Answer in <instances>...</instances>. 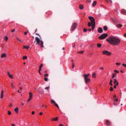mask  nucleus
Listing matches in <instances>:
<instances>
[{"instance_id": "1", "label": "nucleus", "mask_w": 126, "mask_h": 126, "mask_svg": "<svg viewBox=\"0 0 126 126\" xmlns=\"http://www.w3.org/2000/svg\"><path fill=\"white\" fill-rule=\"evenodd\" d=\"M106 40L110 44L116 46L119 45L121 42L120 39L119 38L113 36L109 37L106 39Z\"/></svg>"}, {"instance_id": "2", "label": "nucleus", "mask_w": 126, "mask_h": 126, "mask_svg": "<svg viewBox=\"0 0 126 126\" xmlns=\"http://www.w3.org/2000/svg\"><path fill=\"white\" fill-rule=\"evenodd\" d=\"M90 75V74H84L83 75L84 81L85 83L86 84L88 83L91 81L90 79L88 78Z\"/></svg>"}, {"instance_id": "3", "label": "nucleus", "mask_w": 126, "mask_h": 126, "mask_svg": "<svg viewBox=\"0 0 126 126\" xmlns=\"http://www.w3.org/2000/svg\"><path fill=\"white\" fill-rule=\"evenodd\" d=\"M35 40L37 42L36 44H38L40 45L41 47H44L43 45V42L42 41H40V39L38 37H36L35 38Z\"/></svg>"}, {"instance_id": "4", "label": "nucleus", "mask_w": 126, "mask_h": 126, "mask_svg": "<svg viewBox=\"0 0 126 126\" xmlns=\"http://www.w3.org/2000/svg\"><path fill=\"white\" fill-rule=\"evenodd\" d=\"M108 36L107 33L103 34L101 35L98 38L100 40H102Z\"/></svg>"}, {"instance_id": "5", "label": "nucleus", "mask_w": 126, "mask_h": 126, "mask_svg": "<svg viewBox=\"0 0 126 126\" xmlns=\"http://www.w3.org/2000/svg\"><path fill=\"white\" fill-rule=\"evenodd\" d=\"M102 53L104 55H107L108 56L111 55V52L106 50L103 51Z\"/></svg>"}, {"instance_id": "6", "label": "nucleus", "mask_w": 126, "mask_h": 126, "mask_svg": "<svg viewBox=\"0 0 126 126\" xmlns=\"http://www.w3.org/2000/svg\"><path fill=\"white\" fill-rule=\"evenodd\" d=\"M88 18L90 20L92 24H95V20L93 17L90 16Z\"/></svg>"}, {"instance_id": "7", "label": "nucleus", "mask_w": 126, "mask_h": 126, "mask_svg": "<svg viewBox=\"0 0 126 126\" xmlns=\"http://www.w3.org/2000/svg\"><path fill=\"white\" fill-rule=\"evenodd\" d=\"M77 26V24L76 23H73L70 29L71 31H72L75 30Z\"/></svg>"}, {"instance_id": "8", "label": "nucleus", "mask_w": 126, "mask_h": 126, "mask_svg": "<svg viewBox=\"0 0 126 126\" xmlns=\"http://www.w3.org/2000/svg\"><path fill=\"white\" fill-rule=\"evenodd\" d=\"M33 94L31 92H29V97L28 100V102H29L31 100Z\"/></svg>"}, {"instance_id": "9", "label": "nucleus", "mask_w": 126, "mask_h": 126, "mask_svg": "<svg viewBox=\"0 0 126 126\" xmlns=\"http://www.w3.org/2000/svg\"><path fill=\"white\" fill-rule=\"evenodd\" d=\"M114 80V83L115 85L117 86L118 85V83L117 82V80L115 79H113Z\"/></svg>"}, {"instance_id": "10", "label": "nucleus", "mask_w": 126, "mask_h": 126, "mask_svg": "<svg viewBox=\"0 0 126 126\" xmlns=\"http://www.w3.org/2000/svg\"><path fill=\"white\" fill-rule=\"evenodd\" d=\"M106 125L109 126H110L111 125V123L108 120H107L106 121Z\"/></svg>"}, {"instance_id": "11", "label": "nucleus", "mask_w": 126, "mask_h": 126, "mask_svg": "<svg viewBox=\"0 0 126 126\" xmlns=\"http://www.w3.org/2000/svg\"><path fill=\"white\" fill-rule=\"evenodd\" d=\"M103 31L101 27H99L98 28V33H101Z\"/></svg>"}, {"instance_id": "12", "label": "nucleus", "mask_w": 126, "mask_h": 126, "mask_svg": "<svg viewBox=\"0 0 126 126\" xmlns=\"http://www.w3.org/2000/svg\"><path fill=\"white\" fill-rule=\"evenodd\" d=\"M121 13L123 14H126V11L125 9H122L121 10Z\"/></svg>"}, {"instance_id": "13", "label": "nucleus", "mask_w": 126, "mask_h": 126, "mask_svg": "<svg viewBox=\"0 0 126 126\" xmlns=\"http://www.w3.org/2000/svg\"><path fill=\"white\" fill-rule=\"evenodd\" d=\"M6 54L5 53H3L1 54V58H5L6 57Z\"/></svg>"}, {"instance_id": "14", "label": "nucleus", "mask_w": 126, "mask_h": 126, "mask_svg": "<svg viewBox=\"0 0 126 126\" xmlns=\"http://www.w3.org/2000/svg\"><path fill=\"white\" fill-rule=\"evenodd\" d=\"M3 91H2L1 93L0 98L2 99L3 98Z\"/></svg>"}, {"instance_id": "15", "label": "nucleus", "mask_w": 126, "mask_h": 126, "mask_svg": "<svg viewBox=\"0 0 126 126\" xmlns=\"http://www.w3.org/2000/svg\"><path fill=\"white\" fill-rule=\"evenodd\" d=\"M95 24H92V31H93L95 27Z\"/></svg>"}, {"instance_id": "16", "label": "nucleus", "mask_w": 126, "mask_h": 126, "mask_svg": "<svg viewBox=\"0 0 126 126\" xmlns=\"http://www.w3.org/2000/svg\"><path fill=\"white\" fill-rule=\"evenodd\" d=\"M122 26V25L121 24H118L117 25V27L118 28H121Z\"/></svg>"}, {"instance_id": "17", "label": "nucleus", "mask_w": 126, "mask_h": 126, "mask_svg": "<svg viewBox=\"0 0 126 126\" xmlns=\"http://www.w3.org/2000/svg\"><path fill=\"white\" fill-rule=\"evenodd\" d=\"M51 103L52 104H53L54 105L56 103L55 101L53 99L51 100Z\"/></svg>"}, {"instance_id": "18", "label": "nucleus", "mask_w": 126, "mask_h": 126, "mask_svg": "<svg viewBox=\"0 0 126 126\" xmlns=\"http://www.w3.org/2000/svg\"><path fill=\"white\" fill-rule=\"evenodd\" d=\"M83 8H84V7H83V5H79V8L80 9H81V10Z\"/></svg>"}, {"instance_id": "19", "label": "nucleus", "mask_w": 126, "mask_h": 126, "mask_svg": "<svg viewBox=\"0 0 126 126\" xmlns=\"http://www.w3.org/2000/svg\"><path fill=\"white\" fill-rule=\"evenodd\" d=\"M97 47L100 48L101 47V44L100 43H98L97 44Z\"/></svg>"}, {"instance_id": "20", "label": "nucleus", "mask_w": 126, "mask_h": 126, "mask_svg": "<svg viewBox=\"0 0 126 126\" xmlns=\"http://www.w3.org/2000/svg\"><path fill=\"white\" fill-rule=\"evenodd\" d=\"M18 108H16L14 110L17 113L18 112Z\"/></svg>"}, {"instance_id": "21", "label": "nucleus", "mask_w": 126, "mask_h": 126, "mask_svg": "<svg viewBox=\"0 0 126 126\" xmlns=\"http://www.w3.org/2000/svg\"><path fill=\"white\" fill-rule=\"evenodd\" d=\"M116 74L115 73H113L112 74V78L113 79L115 77V76H116Z\"/></svg>"}, {"instance_id": "22", "label": "nucleus", "mask_w": 126, "mask_h": 126, "mask_svg": "<svg viewBox=\"0 0 126 126\" xmlns=\"http://www.w3.org/2000/svg\"><path fill=\"white\" fill-rule=\"evenodd\" d=\"M103 29L105 31H107V28L106 26H105L103 27Z\"/></svg>"}, {"instance_id": "23", "label": "nucleus", "mask_w": 126, "mask_h": 126, "mask_svg": "<svg viewBox=\"0 0 126 126\" xmlns=\"http://www.w3.org/2000/svg\"><path fill=\"white\" fill-rule=\"evenodd\" d=\"M58 117H56L55 118L53 119L52 120L53 121H57L58 120Z\"/></svg>"}, {"instance_id": "24", "label": "nucleus", "mask_w": 126, "mask_h": 126, "mask_svg": "<svg viewBox=\"0 0 126 126\" xmlns=\"http://www.w3.org/2000/svg\"><path fill=\"white\" fill-rule=\"evenodd\" d=\"M96 3V2L95 1H94L93 2V3L92 4L93 6H94L95 5Z\"/></svg>"}, {"instance_id": "25", "label": "nucleus", "mask_w": 126, "mask_h": 126, "mask_svg": "<svg viewBox=\"0 0 126 126\" xmlns=\"http://www.w3.org/2000/svg\"><path fill=\"white\" fill-rule=\"evenodd\" d=\"M112 80L111 79H110V85L111 86H112V85H113V84L112 83Z\"/></svg>"}, {"instance_id": "26", "label": "nucleus", "mask_w": 126, "mask_h": 126, "mask_svg": "<svg viewBox=\"0 0 126 126\" xmlns=\"http://www.w3.org/2000/svg\"><path fill=\"white\" fill-rule=\"evenodd\" d=\"M92 77L95 78L96 77V74L95 73H94L92 75Z\"/></svg>"}, {"instance_id": "27", "label": "nucleus", "mask_w": 126, "mask_h": 126, "mask_svg": "<svg viewBox=\"0 0 126 126\" xmlns=\"http://www.w3.org/2000/svg\"><path fill=\"white\" fill-rule=\"evenodd\" d=\"M27 57L26 56H23V57L22 59L23 60H25L27 59Z\"/></svg>"}, {"instance_id": "28", "label": "nucleus", "mask_w": 126, "mask_h": 126, "mask_svg": "<svg viewBox=\"0 0 126 126\" xmlns=\"http://www.w3.org/2000/svg\"><path fill=\"white\" fill-rule=\"evenodd\" d=\"M23 47H24V48H26L27 49H28L29 48V47L27 46H23Z\"/></svg>"}, {"instance_id": "29", "label": "nucleus", "mask_w": 126, "mask_h": 126, "mask_svg": "<svg viewBox=\"0 0 126 126\" xmlns=\"http://www.w3.org/2000/svg\"><path fill=\"white\" fill-rule=\"evenodd\" d=\"M9 76V77L11 78V79H13V76L12 75H10Z\"/></svg>"}, {"instance_id": "30", "label": "nucleus", "mask_w": 126, "mask_h": 126, "mask_svg": "<svg viewBox=\"0 0 126 126\" xmlns=\"http://www.w3.org/2000/svg\"><path fill=\"white\" fill-rule=\"evenodd\" d=\"M72 68L73 69L74 67V62H72Z\"/></svg>"}, {"instance_id": "31", "label": "nucleus", "mask_w": 126, "mask_h": 126, "mask_svg": "<svg viewBox=\"0 0 126 126\" xmlns=\"http://www.w3.org/2000/svg\"><path fill=\"white\" fill-rule=\"evenodd\" d=\"M88 25L89 27H90L91 25H92L91 23L90 22L88 23Z\"/></svg>"}, {"instance_id": "32", "label": "nucleus", "mask_w": 126, "mask_h": 126, "mask_svg": "<svg viewBox=\"0 0 126 126\" xmlns=\"http://www.w3.org/2000/svg\"><path fill=\"white\" fill-rule=\"evenodd\" d=\"M87 29L86 28H84L83 29V31L84 32H86L87 31Z\"/></svg>"}, {"instance_id": "33", "label": "nucleus", "mask_w": 126, "mask_h": 126, "mask_svg": "<svg viewBox=\"0 0 126 126\" xmlns=\"http://www.w3.org/2000/svg\"><path fill=\"white\" fill-rule=\"evenodd\" d=\"M114 72L116 73H119V72L117 70H114Z\"/></svg>"}, {"instance_id": "34", "label": "nucleus", "mask_w": 126, "mask_h": 126, "mask_svg": "<svg viewBox=\"0 0 126 126\" xmlns=\"http://www.w3.org/2000/svg\"><path fill=\"white\" fill-rule=\"evenodd\" d=\"M84 51H81L79 52H78V53L82 54L83 53Z\"/></svg>"}, {"instance_id": "35", "label": "nucleus", "mask_w": 126, "mask_h": 126, "mask_svg": "<svg viewBox=\"0 0 126 126\" xmlns=\"http://www.w3.org/2000/svg\"><path fill=\"white\" fill-rule=\"evenodd\" d=\"M113 90V88L112 87H110V91H112Z\"/></svg>"}, {"instance_id": "36", "label": "nucleus", "mask_w": 126, "mask_h": 126, "mask_svg": "<svg viewBox=\"0 0 126 126\" xmlns=\"http://www.w3.org/2000/svg\"><path fill=\"white\" fill-rule=\"evenodd\" d=\"M48 79L46 78H44V80L46 81H47L48 80Z\"/></svg>"}, {"instance_id": "37", "label": "nucleus", "mask_w": 126, "mask_h": 126, "mask_svg": "<svg viewBox=\"0 0 126 126\" xmlns=\"http://www.w3.org/2000/svg\"><path fill=\"white\" fill-rule=\"evenodd\" d=\"M48 76V74H44V77H45V78H46V77H47Z\"/></svg>"}, {"instance_id": "38", "label": "nucleus", "mask_w": 126, "mask_h": 126, "mask_svg": "<svg viewBox=\"0 0 126 126\" xmlns=\"http://www.w3.org/2000/svg\"><path fill=\"white\" fill-rule=\"evenodd\" d=\"M8 37H7V36H6L5 37V40L6 41H7V40H8Z\"/></svg>"}, {"instance_id": "39", "label": "nucleus", "mask_w": 126, "mask_h": 126, "mask_svg": "<svg viewBox=\"0 0 126 126\" xmlns=\"http://www.w3.org/2000/svg\"><path fill=\"white\" fill-rule=\"evenodd\" d=\"M55 105L56 106L57 108L58 109L59 108V107L58 106V105H57V104L56 103L55 104Z\"/></svg>"}, {"instance_id": "40", "label": "nucleus", "mask_w": 126, "mask_h": 126, "mask_svg": "<svg viewBox=\"0 0 126 126\" xmlns=\"http://www.w3.org/2000/svg\"><path fill=\"white\" fill-rule=\"evenodd\" d=\"M43 66V64H41L39 66V68H41Z\"/></svg>"}, {"instance_id": "41", "label": "nucleus", "mask_w": 126, "mask_h": 126, "mask_svg": "<svg viewBox=\"0 0 126 126\" xmlns=\"http://www.w3.org/2000/svg\"><path fill=\"white\" fill-rule=\"evenodd\" d=\"M11 111H8V114L9 115H10L11 114Z\"/></svg>"}, {"instance_id": "42", "label": "nucleus", "mask_w": 126, "mask_h": 126, "mask_svg": "<svg viewBox=\"0 0 126 126\" xmlns=\"http://www.w3.org/2000/svg\"><path fill=\"white\" fill-rule=\"evenodd\" d=\"M116 64L117 65H119L121 64V63H116Z\"/></svg>"}, {"instance_id": "43", "label": "nucleus", "mask_w": 126, "mask_h": 126, "mask_svg": "<svg viewBox=\"0 0 126 126\" xmlns=\"http://www.w3.org/2000/svg\"><path fill=\"white\" fill-rule=\"evenodd\" d=\"M49 88V87H47L45 88V89L46 90H48V89Z\"/></svg>"}, {"instance_id": "44", "label": "nucleus", "mask_w": 126, "mask_h": 126, "mask_svg": "<svg viewBox=\"0 0 126 126\" xmlns=\"http://www.w3.org/2000/svg\"><path fill=\"white\" fill-rule=\"evenodd\" d=\"M122 65L123 66L126 67V64H125L124 63H123L122 64Z\"/></svg>"}, {"instance_id": "45", "label": "nucleus", "mask_w": 126, "mask_h": 126, "mask_svg": "<svg viewBox=\"0 0 126 126\" xmlns=\"http://www.w3.org/2000/svg\"><path fill=\"white\" fill-rule=\"evenodd\" d=\"M114 101H116L117 102L118 101V100L117 98L116 99H115L114 100Z\"/></svg>"}, {"instance_id": "46", "label": "nucleus", "mask_w": 126, "mask_h": 126, "mask_svg": "<svg viewBox=\"0 0 126 126\" xmlns=\"http://www.w3.org/2000/svg\"><path fill=\"white\" fill-rule=\"evenodd\" d=\"M17 40L19 41L20 42H21V41L20 39H19L18 38H17Z\"/></svg>"}, {"instance_id": "47", "label": "nucleus", "mask_w": 126, "mask_h": 126, "mask_svg": "<svg viewBox=\"0 0 126 126\" xmlns=\"http://www.w3.org/2000/svg\"><path fill=\"white\" fill-rule=\"evenodd\" d=\"M11 87L13 88V84L12 83H11Z\"/></svg>"}, {"instance_id": "48", "label": "nucleus", "mask_w": 126, "mask_h": 126, "mask_svg": "<svg viewBox=\"0 0 126 126\" xmlns=\"http://www.w3.org/2000/svg\"><path fill=\"white\" fill-rule=\"evenodd\" d=\"M35 33L37 35H38L40 37H41L40 36V35H39V34H38V33Z\"/></svg>"}, {"instance_id": "49", "label": "nucleus", "mask_w": 126, "mask_h": 126, "mask_svg": "<svg viewBox=\"0 0 126 126\" xmlns=\"http://www.w3.org/2000/svg\"><path fill=\"white\" fill-rule=\"evenodd\" d=\"M15 29H13V30H12L11 32H14L15 31Z\"/></svg>"}, {"instance_id": "50", "label": "nucleus", "mask_w": 126, "mask_h": 126, "mask_svg": "<svg viewBox=\"0 0 126 126\" xmlns=\"http://www.w3.org/2000/svg\"><path fill=\"white\" fill-rule=\"evenodd\" d=\"M35 113V112L34 111H32V114H34Z\"/></svg>"}, {"instance_id": "51", "label": "nucleus", "mask_w": 126, "mask_h": 126, "mask_svg": "<svg viewBox=\"0 0 126 126\" xmlns=\"http://www.w3.org/2000/svg\"><path fill=\"white\" fill-rule=\"evenodd\" d=\"M28 32H25L24 33V34L25 35H26L27 34V33Z\"/></svg>"}, {"instance_id": "52", "label": "nucleus", "mask_w": 126, "mask_h": 126, "mask_svg": "<svg viewBox=\"0 0 126 126\" xmlns=\"http://www.w3.org/2000/svg\"><path fill=\"white\" fill-rule=\"evenodd\" d=\"M7 74L8 76H9L10 75L9 72H7Z\"/></svg>"}, {"instance_id": "53", "label": "nucleus", "mask_w": 126, "mask_h": 126, "mask_svg": "<svg viewBox=\"0 0 126 126\" xmlns=\"http://www.w3.org/2000/svg\"><path fill=\"white\" fill-rule=\"evenodd\" d=\"M43 113L42 112H40L39 113V114L40 115H42Z\"/></svg>"}, {"instance_id": "54", "label": "nucleus", "mask_w": 126, "mask_h": 126, "mask_svg": "<svg viewBox=\"0 0 126 126\" xmlns=\"http://www.w3.org/2000/svg\"><path fill=\"white\" fill-rule=\"evenodd\" d=\"M116 95L115 94H114V96H113L114 98H116Z\"/></svg>"}, {"instance_id": "55", "label": "nucleus", "mask_w": 126, "mask_h": 126, "mask_svg": "<svg viewBox=\"0 0 126 126\" xmlns=\"http://www.w3.org/2000/svg\"><path fill=\"white\" fill-rule=\"evenodd\" d=\"M124 36L126 37V33L124 34Z\"/></svg>"}, {"instance_id": "56", "label": "nucleus", "mask_w": 126, "mask_h": 126, "mask_svg": "<svg viewBox=\"0 0 126 126\" xmlns=\"http://www.w3.org/2000/svg\"><path fill=\"white\" fill-rule=\"evenodd\" d=\"M116 86L115 85V86H114V88H115V89H116V86Z\"/></svg>"}, {"instance_id": "57", "label": "nucleus", "mask_w": 126, "mask_h": 126, "mask_svg": "<svg viewBox=\"0 0 126 126\" xmlns=\"http://www.w3.org/2000/svg\"><path fill=\"white\" fill-rule=\"evenodd\" d=\"M100 69H101V70H103V68L102 67H101L100 68Z\"/></svg>"}, {"instance_id": "58", "label": "nucleus", "mask_w": 126, "mask_h": 126, "mask_svg": "<svg viewBox=\"0 0 126 126\" xmlns=\"http://www.w3.org/2000/svg\"><path fill=\"white\" fill-rule=\"evenodd\" d=\"M71 62H72H72H74V60L73 59H72L71 60Z\"/></svg>"}, {"instance_id": "59", "label": "nucleus", "mask_w": 126, "mask_h": 126, "mask_svg": "<svg viewBox=\"0 0 126 126\" xmlns=\"http://www.w3.org/2000/svg\"><path fill=\"white\" fill-rule=\"evenodd\" d=\"M88 31H91V29H89L88 30Z\"/></svg>"}, {"instance_id": "60", "label": "nucleus", "mask_w": 126, "mask_h": 126, "mask_svg": "<svg viewBox=\"0 0 126 126\" xmlns=\"http://www.w3.org/2000/svg\"><path fill=\"white\" fill-rule=\"evenodd\" d=\"M11 125L12 126H15V125L13 124H12Z\"/></svg>"}, {"instance_id": "61", "label": "nucleus", "mask_w": 126, "mask_h": 126, "mask_svg": "<svg viewBox=\"0 0 126 126\" xmlns=\"http://www.w3.org/2000/svg\"><path fill=\"white\" fill-rule=\"evenodd\" d=\"M10 107H12V104H10Z\"/></svg>"}, {"instance_id": "62", "label": "nucleus", "mask_w": 126, "mask_h": 126, "mask_svg": "<svg viewBox=\"0 0 126 126\" xmlns=\"http://www.w3.org/2000/svg\"><path fill=\"white\" fill-rule=\"evenodd\" d=\"M41 70V68H39V71H40Z\"/></svg>"}, {"instance_id": "63", "label": "nucleus", "mask_w": 126, "mask_h": 126, "mask_svg": "<svg viewBox=\"0 0 126 126\" xmlns=\"http://www.w3.org/2000/svg\"><path fill=\"white\" fill-rule=\"evenodd\" d=\"M121 73H124V72L122 70H121Z\"/></svg>"}, {"instance_id": "64", "label": "nucleus", "mask_w": 126, "mask_h": 126, "mask_svg": "<svg viewBox=\"0 0 126 126\" xmlns=\"http://www.w3.org/2000/svg\"><path fill=\"white\" fill-rule=\"evenodd\" d=\"M59 126H63V125H60Z\"/></svg>"}]
</instances>
